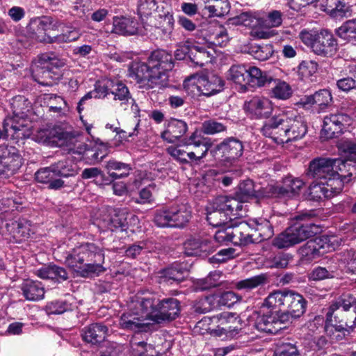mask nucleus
<instances>
[{"mask_svg":"<svg viewBox=\"0 0 356 356\" xmlns=\"http://www.w3.org/2000/svg\"><path fill=\"white\" fill-rule=\"evenodd\" d=\"M104 252L92 243H86L72 250L65 257V264L82 277H90L104 273L106 268Z\"/></svg>","mask_w":356,"mask_h":356,"instance_id":"obj_1","label":"nucleus"},{"mask_svg":"<svg viewBox=\"0 0 356 356\" xmlns=\"http://www.w3.org/2000/svg\"><path fill=\"white\" fill-rule=\"evenodd\" d=\"M311 217L307 213L297 216L296 222L275 238L273 245L279 249L287 248L320 233V226L307 221Z\"/></svg>","mask_w":356,"mask_h":356,"instance_id":"obj_2","label":"nucleus"},{"mask_svg":"<svg viewBox=\"0 0 356 356\" xmlns=\"http://www.w3.org/2000/svg\"><path fill=\"white\" fill-rule=\"evenodd\" d=\"M143 305L147 314L151 315V321L154 323L171 322L180 314V302L174 298L160 299L154 293H143Z\"/></svg>","mask_w":356,"mask_h":356,"instance_id":"obj_3","label":"nucleus"},{"mask_svg":"<svg viewBox=\"0 0 356 356\" xmlns=\"http://www.w3.org/2000/svg\"><path fill=\"white\" fill-rule=\"evenodd\" d=\"M241 203L227 196H218L207 207V220L213 227H220L229 222L232 217L241 216Z\"/></svg>","mask_w":356,"mask_h":356,"instance_id":"obj_4","label":"nucleus"},{"mask_svg":"<svg viewBox=\"0 0 356 356\" xmlns=\"http://www.w3.org/2000/svg\"><path fill=\"white\" fill-rule=\"evenodd\" d=\"M302 42L310 47L312 51L323 57H332L338 51V43L333 34L327 30L320 31L303 30L300 33Z\"/></svg>","mask_w":356,"mask_h":356,"instance_id":"obj_5","label":"nucleus"},{"mask_svg":"<svg viewBox=\"0 0 356 356\" xmlns=\"http://www.w3.org/2000/svg\"><path fill=\"white\" fill-rule=\"evenodd\" d=\"M136 307L138 311L123 314L120 320L121 327L134 332H146L150 330L152 323L151 315L147 314L143 305L145 298L143 293L138 294L136 297Z\"/></svg>","mask_w":356,"mask_h":356,"instance_id":"obj_6","label":"nucleus"},{"mask_svg":"<svg viewBox=\"0 0 356 356\" xmlns=\"http://www.w3.org/2000/svg\"><path fill=\"white\" fill-rule=\"evenodd\" d=\"M129 75L134 79L137 83H144L148 88L154 87L162 88L168 81V76L163 74H156V72L150 67V64L134 61L129 67Z\"/></svg>","mask_w":356,"mask_h":356,"instance_id":"obj_7","label":"nucleus"},{"mask_svg":"<svg viewBox=\"0 0 356 356\" xmlns=\"http://www.w3.org/2000/svg\"><path fill=\"white\" fill-rule=\"evenodd\" d=\"M332 323L326 321L325 330L333 339L339 340L349 334L356 327V310L338 311L334 313Z\"/></svg>","mask_w":356,"mask_h":356,"instance_id":"obj_8","label":"nucleus"},{"mask_svg":"<svg viewBox=\"0 0 356 356\" xmlns=\"http://www.w3.org/2000/svg\"><path fill=\"white\" fill-rule=\"evenodd\" d=\"M184 87L186 90L192 88L197 89L200 94L209 97L219 92L223 87L222 81L215 75L208 76H197L193 75L187 77L184 81Z\"/></svg>","mask_w":356,"mask_h":356,"instance_id":"obj_9","label":"nucleus"},{"mask_svg":"<svg viewBox=\"0 0 356 356\" xmlns=\"http://www.w3.org/2000/svg\"><path fill=\"white\" fill-rule=\"evenodd\" d=\"M22 165L18 149L13 146L0 145V178L15 175Z\"/></svg>","mask_w":356,"mask_h":356,"instance_id":"obj_10","label":"nucleus"},{"mask_svg":"<svg viewBox=\"0 0 356 356\" xmlns=\"http://www.w3.org/2000/svg\"><path fill=\"white\" fill-rule=\"evenodd\" d=\"M351 122V118L342 113H332L325 116L321 137L325 140L337 137L346 126Z\"/></svg>","mask_w":356,"mask_h":356,"instance_id":"obj_11","label":"nucleus"},{"mask_svg":"<svg viewBox=\"0 0 356 356\" xmlns=\"http://www.w3.org/2000/svg\"><path fill=\"white\" fill-rule=\"evenodd\" d=\"M285 117V115L282 114L266 120L261 129L263 135L272 138L278 144L286 143Z\"/></svg>","mask_w":356,"mask_h":356,"instance_id":"obj_12","label":"nucleus"},{"mask_svg":"<svg viewBox=\"0 0 356 356\" xmlns=\"http://www.w3.org/2000/svg\"><path fill=\"white\" fill-rule=\"evenodd\" d=\"M31 70L34 79L42 86H53L62 77L60 70H54L49 67L47 63L41 62V60H39V58L32 65Z\"/></svg>","mask_w":356,"mask_h":356,"instance_id":"obj_13","label":"nucleus"},{"mask_svg":"<svg viewBox=\"0 0 356 356\" xmlns=\"http://www.w3.org/2000/svg\"><path fill=\"white\" fill-rule=\"evenodd\" d=\"M303 186L304 182L301 179L287 177L284 179L281 185L268 186L267 193L268 196L277 197H293L299 193Z\"/></svg>","mask_w":356,"mask_h":356,"instance_id":"obj_14","label":"nucleus"},{"mask_svg":"<svg viewBox=\"0 0 356 356\" xmlns=\"http://www.w3.org/2000/svg\"><path fill=\"white\" fill-rule=\"evenodd\" d=\"M293 291L289 289L275 290L264 299L262 305L268 309L289 312Z\"/></svg>","mask_w":356,"mask_h":356,"instance_id":"obj_15","label":"nucleus"},{"mask_svg":"<svg viewBox=\"0 0 356 356\" xmlns=\"http://www.w3.org/2000/svg\"><path fill=\"white\" fill-rule=\"evenodd\" d=\"M243 109L252 117L268 118L272 113L273 108L269 99L256 96L244 103Z\"/></svg>","mask_w":356,"mask_h":356,"instance_id":"obj_16","label":"nucleus"},{"mask_svg":"<svg viewBox=\"0 0 356 356\" xmlns=\"http://www.w3.org/2000/svg\"><path fill=\"white\" fill-rule=\"evenodd\" d=\"M334 161L330 158L318 157L313 159L307 170V176L316 181H323L334 171Z\"/></svg>","mask_w":356,"mask_h":356,"instance_id":"obj_17","label":"nucleus"},{"mask_svg":"<svg viewBox=\"0 0 356 356\" xmlns=\"http://www.w3.org/2000/svg\"><path fill=\"white\" fill-rule=\"evenodd\" d=\"M216 149L222 153L224 161L232 163L243 155L244 147L241 140L231 137L218 144Z\"/></svg>","mask_w":356,"mask_h":356,"instance_id":"obj_18","label":"nucleus"},{"mask_svg":"<svg viewBox=\"0 0 356 356\" xmlns=\"http://www.w3.org/2000/svg\"><path fill=\"white\" fill-rule=\"evenodd\" d=\"M184 246L187 256L206 257L214 251L211 238H191L184 243Z\"/></svg>","mask_w":356,"mask_h":356,"instance_id":"obj_19","label":"nucleus"},{"mask_svg":"<svg viewBox=\"0 0 356 356\" xmlns=\"http://www.w3.org/2000/svg\"><path fill=\"white\" fill-rule=\"evenodd\" d=\"M286 143L297 140L305 136L307 126L303 118L300 115L285 117Z\"/></svg>","mask_w":356,"mask_h":356,"instance_id":"obj_20","label":"nucleus"},{"mask_svg":"<svg viewBox=\"0 0 356 356\" xmlns=\"http://www.w3.org/2000/svg\"><path fill=\"white\" fill-rule=\"evenodd\" d=\"M148 61L156 74L161 73L167 76L166 72L172 70L174 67L172 55L164 50L153 51Z\"/></svg>","mask_w":356,"mask_h":356,"instance_id":"obj_21","label":"nucleus"},{"mask_svg":"<svg viewBox=\"0 0 356 356\" xmlns=\"http://www.w3.org/2000/svg\"><path fill=\"white\" fill-rule=\"evenodd\" d=\"M327 238L326 237H316L314 240L307 241L304 245L298 250V253L305 261H311L319 257L323 252L322 249L325 248Z\"/></svg>","mask_w":356,"mask_h":356,"instance_id":"obj_22","label":"nucleus"},{"mask_svg":"<svg viewBox=\"0 0 356 356\" xmlns=\"http://www.w3.org/2000/svg\"><path fill=\"white\" fill-rule=\"evenodd\" d=\"M6 232L16 241L19 242L30 236L31 233L29 221L24 218L10 220L6 223Z\"/></svg>","mask_w":356,"mask_h":356,"instance_id":"obj_23","label":"nucleus"},{"mask_svg":"<svg viewBox=\"0 0 356 356\" xmlns=\"http://www.w3.org/2000/svg\"><path fill=\"white\" fill-rule=\"evenodd\" d=\"M320 8L334 18L347 17L352 12L344 0H320Z\"/></svg>","mask_w":356,"mask_h":356,"instance_id":"obj_24","label":"nucleus"},{"mask_svg":"<svg viewBox=\"0 0 356 356\" xmlns=\"http://www.w3.org/2000/svg\"><path fill=\"white\" fill-rule=\"evenodd\" d=\"M240 300L241 298L233 291H226L220 296L206 297L202 304L209 305V307L204 308L202 312H209L218 306L230 307Z\"/></svg>","mask_w":356,"mask_h":356,"instance_id":"obj_25","label":"nucleus"},{"mask_svg":"<svg viewBox=\"0 0 356 356\" xmlns=\"http://www.w3.org/2000/svg\"><path fill=\"white\" fill-rule=\"evenodd\" d=\"M102 226L112 232H123L128 228L127 213L120 209H112L106 218L102 220Z\"/></svg>","mask_w":356,"mask_h":356,"instance_id":"obj_26","label":"nucleus"},{"mask_svg":"<svg viewBox=\"0 0 356 356\" xmlns=\"http://www.w3.org/2000/svg\"><path fill=\"white\" fill-rule=\"evenodd\" d=\"M108 332L106 325L101 323H93L86 327L82 331L83 339L92 345L99 344L104 341Z\"/></svg>","mask_w":356,"mask_h":356,"instance_id":"obj_27","label":"nucleus"},{"mask_svg":"<svg viewBox=\"0 0 356 356\" xmlns=\"http://www.w3.org/2000/svg\"><path fill=\"white\" fill-rule=\"evenodd\" d=\"M35 274L41 279L51 280L56 283H61L69 279L66 269L55 264L44 266L38 269Z\"/></svg>","mask_w":356,"mask_h":356,"instance_id":"obj_28","label":"nucleus"},{"mask_svg":"<svg viewBox=\"0 0 356 356\" xmlns=\"http://www.w3.org/2000/svg\"><path fill=\"white\" fill-rule=\"evenodd\" d=\"M188 149L194 153L195 161H200L207 154L211 144H209L207 139L196 133L193 134L188 138L187 143Z\"/></svg>","mask_w":356,"mask_h":356,"instance_id":"obj_29","label":"nucleus"},{"mask_svg":"<svg viewBox=\"0 0 356 356\" xmlns=\"http://www.w3.org/2000/svg\"><path fill=\"white\" fill-rule=\"evenodd\" d=\"M350 308L356 310V298L351 294L343 295L329 307L326 314L327 322L332 323L333 321L332 316L336 312H349Z\"/></svg>","mask_w":356,"mask_h":356,"instance_id":"obj_30","label":"nucleus"},{"mask_svg":"<svg viewBox=\"0 0 356 356\" xmlns=\"http://www.w3.org/2000/svg\"><path fill=\"white\" fill-rule=\"evenodd\" d=\"M21 290L27 300L37 301L44 298V289L42 283L32 280H26L21 284Z\"/></svg>","mask_w":356,"mask_h":356,"instance_id":"obj_31","label":"nucleus"},{"mask_svg":"<svg viewBox=\"0 0 356 356\" xmlns=\"http://www.w3.org/2000/svg\"><path fill=\"white\" fill-rule=\"evenodd\" d=\"M252 317L255 318L254 327L259 331L270 334H275L279 331V327L275 326V317L272 312L262 315L254 312Z\"/></svg>","mask_w":356,"mask_h":356,"instance_id":"obj_32","label":"nucleus"},{"mask_svg":"<svg viewBox=\"0 0 356 356\" xmlns=\"http://www.w3.org/2000/svg\"><path fill=\"white\" fill-rule=\"evenodd\" d=\"M187 129L184 121L174 119L169 122L166 130L161 134V137L169 143H175L185 134Z\"/></svg>","mask_w":356,"mask_h":356,"instance_id":"obj_33","label":"nucleus"},{"mask_svg":"<svg viewBox=\"0 0 356 356\" xmlns=\"http://www.w3.org/2000/svg\"><path fill=\"white\" fill-rule=\"evenodd\" d=\"M113 31L120 35H133L139 33L138 23L130 18H113Z\"/></svg>","mask_w":356,"mask_h":356,"instance_id":"obj_34","label":"nucleus"},{"mask_svg":"<svg viewBox=\"0 0 356 356\" xmlns=\"http://www.w3.org/2000/svg\"><path fill=\"white\" fill-rule=\"evenodd\" d=\"M250 222L254 228V241L257 243L268 240L274 235L273 227L266 219H254Z\"/></svg>","mask_w":356,"mask_h":356,"instance_id":"obj_35","label":"nucleus"},{"mask_svg":"<svg viewBox=\"0 0 356 356\" xmlns=\"http://www.w3.org/2000/svg\"><path fill=\"white\" fill-rule=\"evenodd\" d=\"M51 26V18L42 17L40 19L32 21L29 25V29L38 41L47 42L50 38L47 35L46 32L50 29Z\"/></svg>","mask_w":356,"mask_h":356,"instance_id":"obj_36","label":"nucleus"},{"mask_svg":"<svg viewBox=\"0 0 356 356\" xmlns=\"http://www.w3.org/2000/svg\"><path fill=\"white\" fill-rule=\"evenodd\" d=\"M187 273L186 268H184L181 264H175L160 270L159 279L161 282L174 281L180 282L184 280Z\"/></svg>","mask_w":356,"mask_h":356,"instance_id":"obj_37","label":"nucleus"},{"mask_svg":"<svg viewBox=\"0 0 356 356\" xmlns=\"http://www.w3.org/2000/svg\"><path fill=\"white\" fill-rule=\"evenodd\" d=\"M246 88L261 87L270 83L273 79L268 76L266 72H263L259 68L254 66H248L247 74Z\"/></svg>","mask_w":356,"mask_h":356,"instance_id":"obj_38","label":"nucleus"},{"mask_svg":"<svg viewBox=\"0 0 356 356\" xmlns=\"http://www.w3.org/2000/svg\"><path fill=\"white\" fill-rule=\"evenodd\" d=\"M224 333L237 332L241 329V319L236 314L224 312L217 316Z\"/></svg>","mask_w":356,"mask_h":356,"instance_id":"obj_39","label":"nucleus"},{"mask_svg":"<svg viewBox=\"0 0 356 356\" xmlns=\"http://www.w3.org/2000/svg\"><path fill=\"white\" fill-rule=\"evenodd\" d=\"M48 138L56 145L68 146L75 141V135L72 131H65L60 127H54L49 131Z\"/></svg>","mask_w":356,"mask_h":356,"instance_id":"obj_40","label":"nucleus"},{"mask_svg":"<svg viewBox=\"0 0 356 356\" xmlns=\"http://www.w3.org/2000/svg\"><path fill=\"white\" fill-rule=\"evenodd\" d=\"M257 190L252 180L247 179L241 182L235 193V197L232 198L238 200L241 204L248 201L249 199L257 196Z\"/></svg>","mask_w":356,"mask_h":356,"instance_id":"obj_41","label":"nucleus"},{"mask_svg":"<svg viewBox=\"0 0 356 356\" xmlns=\"http://www.w3.org/2000/svg\"><path fill=\"white\" fill-rule=\"evenodd\" d=\"M172 227H183L190 220L191 211L186 204L172 206Z\"/></svg>","mask_w":356,"mask_h":356,"instance_id":"obj_42","label":"nucleus"},{"mask_svg":"<svg viewBox=\"0 0 356 356\" xmlns=\"http://www.w3.org/2000/svg\"><path fill=\"white\" fill-rule=\"evenodd\" d=\"M106 168L109 177L113 179H121L129 175L131 168L129 164L111 160L107 162Z\"/></svg>","mask_w":356,"mask_h":356,"instance_id":"obj_43","label":"nucleus"},{"mask_svg":"<svg viewBox=\"0 0 356 356\" xmlns=\"http://www.w3.org/2000/svg\"><path fill=\"white\" fill-rule=\"evenodd\" d=\"M166 152L175 160L181 163H187L189 161H195L194 153L188 149L187 144L179 145L176 146H170L166 149Z\"/></svg>","mask_w":356,"mask_h":356,"instance_id":"obj_44","label":"nucleus"},{"mask_svg":"<svg viewBox=\"0 0 356 356\" xmlns=\"http://www.w3.org/2000/svg\"><path fill=\"white\" fill-rule=\"evenodd\" d=\"M268 282V276L262 273L238 282L236 284V287L239 290L250 291L257 287L264 286Z\"/></svg>","mask_w":356,"mask_h":356,"instance_id":"obj_45","label":"nucleus"},{"mask_svg":"<svg viewBox=\"0 0 356 356\" xmlns=\"http://www.w3.org/2000/svg\"><path fill=\"white\" fill-rule=\"evenodd\" d=\"M188 56L194 65L202 67L208 63L211 55L205 48L191 43Z\"/></svg>","mask_w":356,"mask_h":356,"instance_id":"obj_46","label":"nucleus"},{"mask_svg":"<svg viewBox=\"0 0 356 356\" xmlns=\"http://www.w3.org/2000/svg\"><path fill=\"white\" fill-rule=\"evenodd\" d=\"M52 168L56 177H69L77 174L76 164L69 159L59 161L52 164Z\"/></svg>","mask_w":356,"mask_h":356,"instance_id":"obj_47","label":"nucleus"},{"mask_svg":"<svg viewBox=\"0 0 356 356\" xmlns=\"http://www.w3.org/2000/svg\"><path fill=\"white\" fill-rule=\"evenodd\" d=\"M332 97L331 92L326 89L320 90L314 95L305 97V103L317 104L320 109H324L332 102Z\"/></svg>","mask_w":356,"mask_h":356,"instance_id":"obj_48","label":"nucleus"},{"mask_svg":"<svg viewBox=\"0 0 356 356\" xmlns=\"http://www.w3.org/2000/svg\"><path fill=\"white\" fill-rule=\"evenodd\" d=\"M339 38L346 42L356 41V19H349L336 30Z\"/></svg>","mask_w":356,"mask_h":356,"instance_id":"obj_49","label":"nucleus"},{"mask_svg":"<svg viewBox=\"0 0 356 356\" xmlns=\"http://www.w3.org/2000/svg\"><path fill=\"white\" fill-rule=\"evenodd\" d=\"M334 172L337 176H339L341 179H344L346 183H348L353 176V172L356 170L355 165H351L347 161L341 159H335Z\"/></svg>","mask_w":356,"mask_h":356,"instance_id":"obj_50","label":"nucleus"},{"mask_svg":"<svg viewBox=\"0 0 356 356\" xmlns=\"http://www.w3.org/2000/svg\"><path fill=\"white\" fill-rule=\"evenodd\" d=\"M307 306V301L306 299L301 294L294 291L289 312L294 316V318H300L305 313Z\"/></svg>","mask_w":356,"mask_h":356,"instance_id":"obj_51","label":"nucleus"},{"mask_svg":"<svg viewBox=\"0 0 356 356\" xmlns=\"http://www.w3.org/2000/svg\"><path fill=\"white\" fill-rule=\"evenodd\" d=\"M323 183L325 186V189L330 193L331 197L339 193L342 191L344 184L346 182L339 176H337L333 171L323 181Z\"/></svg>","mask_w":356,"mask_h":356,"instance_id":"obj_52","label":"nucleus"},{"mask_svg":"<svg viewBox=\"0 0 356 356\" xmlns=\"http://www.w3.org/2000/svg\"><path fill=\"white\" fill-rule=\"evenodd\" d=\"M172 209L171 207H163L155 211L154 222L159 227H172Z\"/></svg>","mask_w":356,"mask_h":356,"instance_id":"obj_53","label":"nucleus"},{"mask_svg":"<svg viewBox=\"0 0 356 356\" xmlns=\"http://www.w3.org/2000/svg\"><path fill=\"white\" fill-rule=\"evenodd\" d=\"M111 94L115 100L122 102V104H131L134 106V99L131 98L128 88L122 82H113L111 88Z\"/></svg>","mask_w":356,"mask_h":356,"instance_id":"obj_54","label":"nucleus"},{"mask_svg":"<svg viewBox=\"0 0 356 356\" xmlns=\"http://www.w3.org/2000/svg\"><path fill=\"white\" fill-rule=\"evenodd\" d=\"M175 20L169 13L160 16L159 26L156 27L158 33L163 38H170L174 28Z\"/></svg>","mask_w":356,"mask_h":356,"instance_id":"obj_55","label":"nucleus"},{"mask_svg":"<svg viewBox=\"0 0 356 356\" xmlns=\"http://www.w3.org/2000/svg\"><path fill=\"white\" fill-rule=\"evenodd\" d=\"M248 71V66L240 65H233L229 69V76L231 79L236 83L240 84L246 88Z\"/></svg>","mask_w":356,"mask_h":356,"instance_id":"obj_56","label":"nucleus"},{"mask_svg":"<svg viewBox=\"0 0 356 356\" xmlns=\"http://www.w3.org/2000/svg\"><path fill=\"white\" fill-rule=\"evenodd\" d=\"M308 197L311 200L318 201L323 197H330V193L325 189L323 181H319L316 183H312L309 186Z\"/></svg>","mask_w":356,"mask_h":356,"instance_id":"obj_57","label":"nucleus"},{"mask_svg":"<svg viewBox=\"0 0 356 356\" xmlns=\"http://www.w3.org/2000/svg\"><path fill=\"white\" fill-rule=\"evenodd\" d=\"M273 52V46L270 44L253 46L251 48V54L253 57L261 61L268 59L272 56Z\"/></svg>","mask_w":356,"mask_h":356,"instance_id":"obj_58","label":"nucleus"},{"mask_svg":"<svg viewBox=\"0 0 356 356\" xmlns=\"http://www.w3.org/2000/svg\"><path fill=\"white\" fill-rule=\"evenodd\" d=\"M107 155L105 146L88 147L85 160L90 164H95L102 161Z\"/></svg>","mask_w":356,"mask_h":356,"instance_id":"obj_59","label":"nucleus"},{"mask_svg":"<svg viewBox=\"0 0 356 356\" xmlns=\"http://www.w3.org/2000/svg\"><path fill=\"white\" fill-rule=\"evenodd\" d=\"M213 16L222 17L229 12V4L227 0H214L213 5L205 6Z\"/></svg>","mask_w":356,"mask_h":356,"instance_id":"obj_60","label":"nucleus"},{"mask_svg":"<svg viewBox=\"0 0 356 356\" xmlns=\"http://www.w3.org/2000/svg\"><path fill=\"white\" fill-rule=\"evenodd\" d=\"M241 237L238 240V245H246L250 243H257L254 241V228L252 227L251 222H242Z\"/></svg>","mask_w":356,"mask_h":356,"instance_id":"obj_61","label":"nucleus"},{"mask_svg":"<svg viewBox=\"0 0 356 356\" xmlns=\"http://www.w3.org/2000/svg\"><path fill=\"white\" fill-rule=\"evenodd\" d=\"M39 60L47 63L48 67L54 70H60V67L65 65V60L59 58L54 53H44L38 56Z\"/></svg>","mask_w":356,"mask_h":356,"instance_id":"obj_62","label":"nucleus"},{"mask_svg":"<svg viewBox=\"0 0 356 356\" xmlns=\"http://www.w3.org/2000/svg\"><path fill=\"white\" fill-rule=\"evenodd\" d=\"M273 96L280 99H286L292 94L291 86L284 81H278L272 89Z\"/></svg>","mask_w":356,"mask_h":356,"instance_id":"obj_63","label":"nucleus"},{"mask_svg":"<svg viewBox=\"0 0 356 356\" xmlns=\"http://www.w3.org/2000/svg\"><path fill=\"white\" fill-rule=\"evenodd\" d=\"M274 356H300L296 343H282L275 352Z\"/></svg>","mask_w":356,"mask_h":356,"instance_id":"obj_64","label":"nucleus"}]
</instances>
